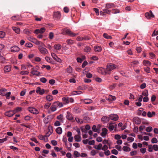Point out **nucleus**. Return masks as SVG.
Returning <instances> with one entry per match:
<instances>
[{"label": "nucleus", "instance_id": "nucleus-1", "mask_svg": "<svg viewBox=\"0 0 158 158\" xmlns=\"http://www.w3.org/2000/svg\"><path fill=\"white\" fill-rule=\"evenodd\" d=\"M117 67V66L112 63H108L106 66V69L105 70L106 74H110V72L116 69Z\"/></svg>", "mask_w": 158, "mask_h": 158}, {"label": "nucleus", "instance_id": "nucleus-2", "mask_svg": "<svg viewBox=\"0 0 158 158\" xmlns=\"http://www.w3.org/2000/svg\"><path fill=\"white\" fill-rule=\"evenodd\" d=\"M27 39L30 41L35 43L36 45H40V43H42V42L37 40L36 39L33 38L32 36H29L27 37Z\"/></svg>", "mask_w": 158, "mask_h": 158}, {"label": "nucleus", "instance_id": "nucleus-3", "mask_svg": "<svg viewBox=\"0 0 158 158\" xmlns=\"http://www.w3.org/2000/svg\"><path fill=\"white\" fill-rule=\"evenodd\" d=\"M38 68H39V67L37 66H36L35 68H32L31 72V73L33 75L39 76L40 74V73L37 71Z\"/></svg>", "mask_w": 158, "mask_h": 158}, {"label": "nucleus", "instance_id": "nucleus-4", "mask_svg": "<svg viewBox=\"0 0 158 158\" xmlns=\"http://www.w3.org/2000/svg\"><path fill=\"white\" fill-rule=\"evenodd\" d=\"M28 110L31 113L34 114H36L39 113L38 110L33 107H29L28 108Z\"/></svg>", "mask_w": 158, "mask_h": 158}, {"label": "nucleus", "instance_id": "nucleus-5", "mask_svg": "<svg viewBox=\"0 0 158 158\" xmlns=\"http://www.w3.org/2000/svg\"><path fill=\"white\" fill-rule=\"evenodd\" d=\"M109 119L114 121H117L119 118L118 116L116 114H111L109 116Z\"/></svg>", "mask_w": 158, "mask_h": 158}, {"label": "nucleus", "instance_id": "nucleus-6", "mask_svg": "<svg viewBox=\"0 0 158 158\" xmlns=\"http://www.w3.org/2000/svg\"><path fill=\"white\" fill-rule=\"evenodd\" d=\"M48 131L45 135V136L47 138L49 137L50 135L53 133L52 127L51 125H49L48 127Z\"/></svg>", "mask_w": 158, "mask_h": 158}, {"label": "nucleus", "instance_id": "nucleus-7", "mask_svg": "<svg viewBox=\"0 0 158 158\" xmlns=\"http://www.w3.org/2000/svg\"><path fill=\"white\" fill-rule=\"evenodd\" d=\"M64 32L65 34H67L71 37L75 36V33L72 32L69 29H65L64 30Z\"/></svg>", "mask_w": 158, "mask_h": 158}, {"label": "nucleus", "instance_id": "nucleus-8", "mask_svg": "<svg viewBox=\"0 0 158 158\" xmlns=\"http://www.w3.org/2000/svg\"><path fill=\"white\" fill-rule=\"evenodd\" d=\"M51 55L53 58L56 61L58 62L61 63L62 61V60L59 58L55 53H52Z\"/></svg>", "mask_w": 158, "mask_h": 158}, {"label": "nucleus", "instance_id": "nucleus-9", "mask_svg": "<svg viewBox=\"0 0 158 158\" xmlns=\"http://www.w3.org/2000/svg\"><path fill=\"white\" fill-rule=\"evenodd\" d=\"M52 104L56 108L57 107L59 108L61 107H63V106L62 103L60 102L59 101L54 102Z\"/></svg>", "mask_w": 158, "mask_h": 158}, {"label": "nucleus", "instance_id": "nucleus-10", "mask_svg": "<svg viewBox=\"0 0 158 158\" xmlns=\"http://www.w3.org/2000/svg\"><path fill=\"white\" fill-rule=\"evenodd\" d=\"M102 130V132L101 133V135L103 138L106 137L107 133L108 130L106 128H103Z\"/></svg>", "mask_w": 158, "mask_h": 158}, {"label": "nucleus", "instance_id": "nucleus-11", "mask_svg": "<svg viewBox=\"0 0 158 158\" xmlns=\"http://www.w3.org/2000/svg\"><path fill=\"white\" fill-rule=\"evenodd\" d=\"M60 17L61 14L60 12L57 11L54 13L53 17L55 19H59Z\"/></svg>", "mask_w": 158, "mask_h": 158}, {"label": "nucleus", "instance_id": "nucleus-12", "mask_svg": "<svg viewBox=\"0 0 158 158\" xmlns=\"http://www.w3.org/2000/svg\"><path fill=\"white\" fill-rule=\"evenodd\" d=\"M66 118L69 121H71L73 119V117L72 114L69 112L67 111L66 114Z\"/></svg>", "mask_w": 158, "mask_h": 158}, {"label": "nucleus", "instance_id": "nucleus-13", "mask_svg": "<svg viewBox=\"0 0 158 158\" xmlns=\"http://www.w3.org/2000/svg\"><path fill=\"white\" fill-rule=\"evenodd\" d=\"M11 51L12 52H18L19 50V48L17 46L15 45L10 47Z\"/></svg>", "mask_w": 158, "mask_h": 158}, {"label": "nucleus", "instance_id": "nucleus-14", "mask_svg": "<svg viewBox=\"0 0 158 158\" xmlns=\"http://www.w3.org/2000/svg\"><path fill=\"white\" fill-rule=\"evenodd\" d=\"M94 50L98 52H100L102 50V48L100 46H95L94 47Z\"/></svg>", "mask_w": 158, "mask_h": 158}, {"label": "nucleus", "instance_id": "nucleus-15", "mask_svg": "<svg viewBox=\"0 0 158 158\" xmlns=\"http://www.w3.org/2000/svg\"><path fill=\"white\" fill-rule=\"evenodd\" d=\"M14 114L15 112L13 111V110L6 111L5 113V115L6 116L9 117H12Z\"/></svg>", "mask_w": 158, "mask_h": 158}, {"label": "nucleus", "instance_id": "nucleus-16", "mask_svg": "<svg viewBox=\"0 0 158 158\" xmlns=\"http://www.w3.org/2000/svg\"><path fill=\"white\" fill-rule=\"evenodd\" d=\"M39 49L42 54H46L48 52V51L46 49L41 46L39 47Z\"/></svg>", "mask_w": 158, "mask_h": 158}, {"label": "nucleus", "instance_id": "nucleus-17", "mask_svg": "<svg viewBox=\"0 0 158 158\" xmlns=\"http://www.w3.org/2000/svg\"><path fill=\"white\" fill-rule=\"evenodd\" d=\"M101 120L104 123H107L109 121V116H103L102 117Z\"/></svg>", "mask_w": 158, "mask_h": 158}, {"label": "nucleus", "instance_id": "nucleus-18", "mask_svg": "<svg viewBox=\"0 0 158 158\" xmlns=\"http://www.w3.org/2000/svg\"><path fill=\"white\" fill-rule=\"evenodd\" d=\"M116 6L113 3H107L106 4V8L107 9L111 8L112 7H115Z\"/></svg>", "mask_w": 158, "mask_h": 158}, {"label": "nucleus", "instance_id": "nucleus-19", "mask_svg": "<svg viewBox=\"0 0 158 158\" xmlns=\"http://www.w3.org/2000/svg\"><path fill=\"white\" fill-rule=\"evenodd\" d=\"M4 71L5 73L8 72L11 70V67L10 65H7L5 66L4 68Z\"/></svg>", "mask_w": 158, "mask_h": 158}, {"label": "nucleus", "instance_id": "nucleus-20", "mask_svg": "<svg viewBox=\"0 0 158 158\" xmlns=\"http://www.w3.org/2000/svg\"><path fill=\"white\" fill-rule=\"evenodd\" d=\"M62 100L64 104H67L69 102V100L68 97H64L62 98Z\"/></svg>", "mask_w": 158, "mask_h": 158}, {"label": "nucleus", "instance_id": "nucleus-21", "mask_svg": "<svg viewBox=\"0 0 158 158\" xmlns=\"http://www.w3.org/2000/svg\"><path fill=\"white\" fill-rule=\"evenodd\" d=\"M116 99V98L115 96H112L111 95H110L109 96V97L107 100L109 101L110 102L112 101H114Z\"/></svg>", "mask_w": 158, "mask_h": 158}, {"label": "nucleus", "instance_id": "nucleus-22", "mask_svg": "<svg viewBox=\"0 0 158 158\" xmlns=\"http://www.w3.org/2000/svg\"><path fill=\"white\" fill-rule=\"evenodd\" d=\"M74 138L76 142H79L81 140V137L80 135H76L74 136Z\"/></svg>", "mask_w": 158, "mask_h": 158}, {"label": "nucleus", "instance_id": "nucleus-23", "mask_svg": "<svg viewBox=\"0 0 158 158\" xmlns=\"http://www.w3.org/2000/svg\"><path fill=\"white\" fill-rule=\"evenodd\" d=\"M7 90L4 88L3 89H0V95L2 96H4L5 95V93L6 92Z\"/></svg>", "mask_w": 158, "mask_h": 158}, {"label": "nucleus", "instance_id": "nucleus-24", "mask_svg": "<svg viewBox=\"0 0 158 158\" xmlns=\"http://www.w3.org/2000/svg\"><path fill=\"white\" fill-rule=\"evenodd\" d=\"M56 132L59 134H61L62 132V128L60 127H57L56 130Z\"/></svg>", "mask_w": 158, "mask_h": 158}, {"label": "nucleus", "instance_id": "nucleus-25", "mask_svg": "<svg viewBox=\"0 0 158 158\" xmlns=\"http://www.w3.org/2000/svg\"><path fill=\"white\" fill-rule=\"evenodd\" d=\"M134 121L136 125H139L141 123V120L136 118H133Z\"/></svg>", "mask_w": 158, "mask_h": 158}, {"label": "nucleus", "instance_id": "nucleus-26", "mask_svg": "<svg viewBox=\"0 0 158 158\" xmlns=\"http://www.w3.org/2000/svg\"><path fill=\"white\" fill-rule=\"evenodd\" d=\"M82 93V92L81 91H75L72 93V95H79Z\"/></svg>", "mask_w": 158, "mask_h": 158}, {"label": "nucleus", "instance_id": "nucleus-27", "mask_svg": "<svg viewBox=\"0 0 158 158\" xmlns=\"http://www.w3.org/2000/svg\"><path fill=\"white\" fill-rule=\"evenodd\" d=\"M123 149L124 152H129L131 151V148L126 146H124L123 147Z\"/></svg>", "mask_w": 158, "mask_h": 158}, {"label": "nucleus", "instance_id": "nucleus-28", "mask_svg": "<svg viewBox=\"0 0 158 158\" xmlns=\"http://www.w3.org/2000/svg\"><path fill=\"white\" fill-rule=\"evenodd\" d=\"M12 28L13 30L15 32V33L17 34L19 33L20 31V30L19 28H17L16 27H13Z\"/></svg>", "mask_w": 158, "mask_h": 158}, {"label": "nucleus", "instance_id": "nucleus-29", "mask_svg": "<svg viewBox=\"0 0 158 158\" xmlns=\"http://www.w3.org/2000/svg\"><path fill=\"white\" fill-rule=\"evenodd\" d=\"M54 47L56 50H60L61 48V46L60 44H56L54 46Z\"/></svg>", "mask_w": 158, "mask_h": 158}, {"label": "nucleus", "instance_id": "nucleus-30", "mask_svg": "<svg viewBox=\"0 0 158 158\" xmlns=\"http://www.w3.org/2000/svg\"><path fill=\"white\" fill-rule=\"evenodd\" d=\"M143 64L145 66H147V65H150L151 64V63L148 60H144L143 61Z\"/></svg>", "mask_w": 158, "mask_h": 158}, {"label": "nucleus", "instance_id": "nucleus-31", "mask_svg": "<svg viewBox=\"0 0 158 158\" xmlns=\"http://www.w3.org/2000/svg\"><path fill=\"white\" fill-rule=\"evenodd\" d=\"M102 143H100L98 145L96 146H95L94 148L97 150H100L101 149V148L102 147Z\"/></svg>", "mask_w": 158, "mask_h": 158}, {"label": "nucleus", "instance_id": "nucleus-32", "mask_svg": "<svg viewBox=\"0 0 158 158\" xmlns=\"http://www.w3.org/2000/svg\"><path fill=\"white\" fill-rule=\"evenodd\" d=\"M103 36L104 38L107 39H111L112 38V37L111 36L108 35L106 33H104L103 34Z\"/></svg>", "mask_w": 158, "mask_h": 158}, {"label": "nucleus", "instance_id": "nucleus-33", "mask_svg": "<svg viewBox=\"0 0 158 158\" xmlns=\"http://www.w3.org/2000/svg\"><path fill=\"white\" fill-rule=\"evenodd\" d=\"M91 48L89 46H86L84 49V51L86 52H90Z\"/></svg>", "mask_w": 158, "mask_h": 158}, {"label": "nucleus", "instance_id": "nucleus-34", "mask_svg": "<svg viewBox=\"0 0 158 158\" xmlns=\"http://www.w3.org/2000/svg\"><path fill=\"white\" fill-rule=\"evenodd\" d=\"M22 108L20 107H17L15 109L13 110V111L15 112V114L16 113L21 111Z\"/></svg>", "mask_w": 158, "mask_h": 158}, {"label": "nucleus", "instance_id": "nucleus-35", "mask_svg": "<svg viewBox=\"0 0 158 158\" xmlns=\"http://www.w3.org/2000/svg\"><path fill=\"white\" fill-rule=\"evenodd\" d=\"M46 99L48 101H51L53 100V97L51 95H48L46 96Z\"/></svg>", "mask_w": 158, "mask_h": 158}, {"label": "nucleus", "instance_id": "nucleus-36", "mask_svg": "<svg viewBox=\"0 0 158 158\" xmlns=\"http://www.w3.org/2000/svg\"><path fill=\"white\" fill-rule=\"evenodd\" d=\"M6 35V33L3 31H0V38H4Z\"/></svg>", "mask_w": 158, "mask_h": 158}, {"label": "nucleus", "instance_id": "nucleus-37", "mask_svg": "<svg viewBox=\"0 0 158 158\" xmlns=\"http://www.w3.org/2000/svg\"><path fill=\"white\" fill-rule=\"evenodd\" d=\"M84 102L85 104H88L91 103L92 102L90 99H85L84 100Z\"/></svg>", "mask_w": 158, "mask_h": 158}, {"label": "nucleus", "instance_id": "nucleus-38", "mask_svg": "<svg viewBox=\"0 0 158 158\" xmlns=\"http://www.w3.org/2000/svg\"><path fill=\"white\" fill-rule=\"evenodd\" d=\"M72 68L70 66H69L68 68L66 69V71L69 73H71L72 72Z\"/></svg>", "mask_w": 158, "mask_h": 158}, {"label": "nucleus", "instance_id": "nucleus-39", "mask_svg": "<svg viewBox=\"0 0 158 158\" xmlns=\"http://www.w3.org/2000/svg\"><path fill=\"white\" fill-rule=\"evenodd\" d=\"M148 151L150 152H152L153 151V147L152 145L149 144L148 145Z\"/></svg>", "mask_w": 158, "mask_h": 158}, {"label": "nucleus", "instance_id": "nucleus-40", "mask_svg": "<svg viewBox=\"0 0 158 158\" xmlns=\"http://www.w3.org/2000/svg\"><path fill=\"white\" fill-rule=\"evenodd\" d=\"M11 94V92H9L6 93V92L5 93V96H6V98L7 99H9L10 98V95Z\"/></svg>", "mask_w": 158, "mask_h": 158}, {"label": "nucleus", "instance_id": "nucleus-41", "mask_svg": "<svg viewBox=\"0 0 158 158\" xmlns=\"http://www.w3.org/2000/svg\"><path fill=\"white\" fill-rule=\"evenodd\" d=\"M66 43L68 44H72L74 43V42L73 40L69 39L66 40Z\"/></svg>", "mask_w": 158, "mask_h": 158}, {"label": "nucleus", "instance_id": "nucleus-42", "mask_svg": "<svg viewBox=\"0 0 158 158\" xmlns=\"http://www.w3.org/2000/svg\"><path fill=\"white\" fill-rule=\"evenodd\" d=\"M11 19L14 20H17L19 19V17L18 15H15L11 17Z\"/></svg>", "mask_w": 158, "mask_h": 158}, {"label": "nucleus", "instance_id": "nucleus-43", "mask_svg": "<svg viewBox=\"0 0 158 158\" xmlns=\"http://www.w3.org/2000/svg\"><path fill=\"white\" fill-rule=\"evenodd\" d=\"M92 130L94 132H97L99 133V132L98 131V129L97 128L96 126L95 125H94L93 126L92 128Z\"/></svg>", "mask_w": 158, "mask_h": 158}, {"label": "nucleus", "instance_id": "nucleus-44", "mask_svg": "<svg viewBox=\"0 0 158 158\" xmlns=\"http://www.w3.org/2000/svg\"><path fill=\"white\" fill-rule=\"evenodd\" d=\"M5 57L0 54V62L4 63L5 62Z\"/></svg>", "mask_w": 158, "mask_h": 158}, {"label": "nucleus", "instance_id": "nucleus-45", "mask_svg": "<svg viewBox=\"0 0 158 158\" xmlns=\"http://www.w3.org/2000/svg\"><path fill=\"white\" fill-rule=\"evenodd\" d=\"M112 13L114 14L119 13L120 12L119 10L117 9H113L112 10Z\"/></svg>", "mask_w": 158, "mask_h": 158}, {"label": "nucleus", "instance_id": "nucleus-46", "mask_svg": "<svg viewBox=\"0 0 158 158\" xmlns=\"http://www.w3.org/2000/svg\"><path fill=\"white\" fill-rule=\"evenodd\" d=\"M104 12L105 13H106L108 14H110L111 11L110 10H108L107 9H104L103 10Z\"/></svg>", "mask_w": 158, "mask_h": 158}, {"label": "nucleus", "instance_id": "nucleus-47", "mask_svg": "<svg viewBox=\"0 0 158 158\" xmlns=\"http://www.w3.org/2000/svg\"><path fill=\"white\" fill-rule=\"evenodd\" d=\"M73 129L76 130L77 132L78 135H80L81 134L80 130L77 127H76L73 128Z\"/></svg>", "mask_w": 158, "mask_h": 158}, {"label": "nucleus", "instance_id": "nucleus-48", "mask_svg": "<svg viewBox=\"0 0 158 158\" xmlns=\"http://www.w3.org/2000/svg\"><path fill=\"white\" fill-rule=\"evenodd\" d=\"M151 141L152 143H157L158 142V140L156 138L154 137L152 139Z\"/></svg>", "mask_w": 158, "mask_h": 158}, {"label": "nucleus", "instance_id": "nucleus-49", "mask_svg": "<svg viewBox=\"0 0 158 158\" xmlns=\"http://www.w3.org/2000/svg\"><path fill=\"white\" fill-rule=\"evenodd\" d=\"M45 60L48 62L51 63H52V62L51 61V60H52V59L48 56H46L45 57Z\"/></svg>", "mask_w": 158, "mask_h": 158}, {"label": "nucleus", "instance_id": "nucleus-50", "mask_svg": "<svg viewBox=\"0 0 158 158\" xmlns=\"http://www.w3.org/2000/svg\"><path fill=\"white\" fill-rule=\"evenodd\" d=\"M25 46L26 47L30 48L33 46V45L30 43H27L25 44Z\"/></svg>", "mask_w": 158, "mask_h": 158}, {"label": "nucleus", "instance_id": "nucleus-51", "mask_svg": "<svg viewBox=\"0 0 158 158\" xmlns=\"http://www.w3.org/2000/svg\"><path fill=\"white\" fill-rule=\"evenodd\" d=\"M152 130V127L149 126L147 127L146 129V131L147 132H150Z\"/></svg>", "mask_w": 158, "mask_h": 158}, {"label": "nucleus", "instance_id": "nucleus-52", "mask_svg": "<svg viewBox=\"0 0 158 158\" xmlns=\"http://www.w3.org/2000/svg\"><path fill=\"white\" fill-rule=\"evenodd\" d=\"M111 153L115 155H117L118 154V151L115 149H113L111 151Z\"/></svg>", "mask_w": 158, "mask_h": 158}, {"label": "nucleus", "instance_id": "nucleus-53", "mask_svg": "<svg viewBox=\"0 0 158 158\" xmlns=\"http://www.w3.org/2000/svg\"><path fill=\"white\" fill-rule=\"evenodd\" d=\"M75 120L77 123L80 124H81L83 123V121L81 119H80L78 118H76Z\"/></svg>", "mask_w": 158, "mask_h": 158}, {"label": "nucleus", "instance_id": "nucleus-54", "mask_svg": "<svg viewBox=\"0 0 158 158\" xmlns=\"http://www.w3.org/2000/svg\"><path fill=\"white\" fill-rule=\"evenodd\" d=\"M108 128L109 129L110 131H113L114 128V126L113 125H108Z\"/></svg>", "mask_w": 158, "mask_h": 158}, {"label": "nucleus", "instance_id": "nucleus-55", "mask_svg": "<svg viewBox=\"0 0 158 158\" xmlns=\"http://www.w3.org/2000/svg\"><path fill=\"white\" fill-rule=\"evenodd\" d=\"M51 105V103H46L44 105V108L46 109H48Z\"/></svg>", "mask_w": 158, "mask_h": 158}, {"label": "nucleus", "instance_id": "nucleus-56", "mask_svg": "<svg viewBox=\"0 0 158 158\" xmlns=\"http://www.w3.org/2000/svg\"><path fill=\"white\" fill-rule=\"evenodd\" d=\"M74 155L77 157H78L80 156V153L77 151H74Z\"/></svg>", "mask_w": 158, "mask_h": 158}, {"label": "nucleus", "instance_id": "nucleus-57", "mask_svg": "<svg viewBox=\"0 0 158 158\" xmlns=\"http://www.w3.org/2000/svg\"><path fill=\"white\" fill-rule=\"evenodd\" d=\"M45 137H46L45 135L44 136H43L42 135H40L38 136V138L41 140H44Z\"/></svg>", "mask_w": 158, "mask_h": 158}, {"label": "nucleus", "instance_id": "nucleus-58", "mask_svg": "<svg viewBox=\"0 0 158 158\" xmlns=\"http://www.w3.org/2000/svg\"><path fill=\"white\" fill-rule=\"evenodd\" d=\"M40 81L43 83H45L47 81V79L46 78L42 77L40 78Z\"/></svg>", "mask_w": 158, "mask_h": 158}, {"label": "nucleus", "instance_id": "nucleus-59", "mask_svg": "<svg viewBox=\"0 0 158 158\" xmlns=\"http://www.w3.org/2000/svg\"><path fill=\"white\" fill-rule=\"evenodd\" d=\"M51 109L52 112H54L56 110V108L52 104L51 107Z\"/></svg>", "mask_w": 158, "mask_h": 158}, {"label": "nucleus", "instance_id": "nucleus-60", "mask_svg": "<svg viewBox=\"0 0 158 158\" xmlns=\"http://www.w3.org/2000/svg\"><path fill=\"white\" fill-rule=\"evenodd\" d=\"M153 149L156 151H158V146L156 144H154L153 146Z\"/></svg>", "mask_w": 158, "mask_h": 158}, {"label": "nucleus", "instance_id": "nucleus-61", "mask_svg": "<svg viewBox=\"0 0 158 158\" xmlns=\"http://www.w3.org/2000/svg\"><path fill=\"white\" fill-rule=\"evenodd\" d=\"M137 152L136 151H133L131 152L130 153V155L131 156H133L137 154Z\"/></svg>", "mask_w": 158, "mask_h": 158}, {"label": "nucleus", "instance_id": "nucleus-62", "mask_svg": "<svg viewBox=\"0 0 158 158\" xmlns=\"http://www.w3.org/2000/svg\"><path fill=\"white\" fill-rule=\"evenodd\" d=\"M146 84L145 83H143L140 85V87L141 89H143L146 87Z\"/></svg>", "mask_w": 158, "mask_h": 158}, {"label": "nucleus", "instance_id": "nucleus-63", "mask_svg": "<svg viewBox=\"0 0 158 158\" xmlns=\"http://www.w3.org/2000/svg\"><path fill=\"white\" fill-rule=\"evenodd\" d=\"M146 149L145 148H142L140 149V152L143 154H144L146 152Z\"/></svg>", "mask_w": 158, "mask_h": 158}, {"label": "nucleus", "instance_id": "nucleus-64", "mask_svg": "<svg viewBox=\"0 0 158 158\" xmlns=\"http://www.w3.org/2000/svg\"><path fill=\"white\" fill-rule=\"evenodd\" d=\"M88 64V62L86 60H85L82 63V68H84Z\"/></svg>", "mask_w": 158, "mask_h": 158}]
</instances>
